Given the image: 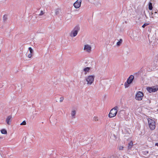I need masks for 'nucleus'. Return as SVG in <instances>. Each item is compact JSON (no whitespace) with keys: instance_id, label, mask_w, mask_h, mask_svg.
<instances>
[{"instance_id":"nucleus-22","label":"nucleus","mask_w":158,"mask_h":158,"mask_svg":"<svg viewBox=\"0 0 158 158\" xmlns=\"http://www.w3.org/2000/svg\"><path fill=\"white\" fill-rule=\"evenodd\" d=\"M44 12H43V10H41L40 14L39 15L40 16H41L44 15Z\"/></svg>"},{"instance_id":"nucleus-25","label":"nucleus","mask_w":158,"mask_h":158,"mask_svg":"<svg viewBox=\"0 0 158 158\" xmlns=\"http://www.w3.org/2000/svg\"><path fill=\"white\" fill-rule=\"evenodd\" d=\"M94 119L95 121H97V120H98V119H97V117H94Z\"/></svg>"},{"instance_id":"nucleus-24","label":"nucleus","mask_w":158,"mask_h":158,"mask_svg":"<svg viewBox=\"0 0 158 158\" xmlns=\"http://www.w3.org/2000/svg\"><path fill=\"white\" fill-rule=\"evenodd\" d=\"M33 54H32V53H30V54H29L28 55V57L29 58H30L32 56V55Z\"/></svg>"},{"instance_id":"nucleus-23","label":"nucleus","mask_w":158,"mask_h":158,"mask_svg":"<svg viewBox=\"0 0 158 158\" xmlns=\"http://www.w3.org/2000/svg\"><path fill=\"white\" fill-rule=\"evenodd\" d=\"M64 100V98L63 97H61L60 98V102H62Z\"/></svg>"},{"instance_id":"nucleus-21","label":"nucleus","mask_w":158,"mask_h":158,"mask_svg":"<svg viewBox=\"0 0 158 158\" xmlns=\"http://www.w3.org/2000/svg\"><path fill=\"white\" fill-rule=\"evenodd\" d=\"M26 124V123L25 121H23L22 123H20V125H25Z\"/></svg>"},{"instance_id":"nucleus-19","label":"nucleus","mask_w":158,"mask_h":158,"mask_svg":"<svg viewBox=\"0 0 158 158\" xmlns=\"http://www.w3.org/2000/svg\"><path fill=\"white\" fill-rule=\"evenodd\" d=\"M28 49H29V50L30 51V53L33 54V51L32 49L31 48V47H29V48Z\"/></svg>"},{"instance_id":"nucleus-15","label":"nucleus","mask_w":158,"mask_h":158,"mask_svg":"<svg viewBox=\"0 0 158 158\" xmlns=\"http://www.w3.org/2000/svg\"><path fill=\"white\" fill-rule=\"evenodd\" d=\"M1 132L2 134H7V131L5 129H2L1 130Z\"/></svg>"},{"instance_id":"nucleus-2","label":"nucleus","mask_w":158,"mask_h":158,"mask_svg":"<svg viewBox=\"0 0 158 158\" xmlns=\"http://www.w3.org/2000/svg\"><path fill=\"white\" fill-rule=\"evenodd\" d=\"M80 28L78 26H76L70 33V36L72 37L76 36L78 32L80 30Z\"/></svg>"},{"instance_id":"nucleus-16","label":"nucleus","mask_w":158,"mask_h":158,"mask_svg":"<svg viewBox=\"0 0 158 158\" xmlns=\"http://www.w3.org/2000/svg\"><path fill=\"white\" fill-rule=\"evenodd\" d=\"M123 40L122 39H120L119 41L117 43V45L118 46H119L122 43Z\"/></svg>"},{"instance_id":"nucleus-27","label":"nucleus","mask_w":158,"mask_h":158,"mask_svg":"<svg viewBox=\"0 0 158 158\" xmlns=\"http://www.w3.org/2000/svg\"><path fill=\"white\" fill-rule=\"evenodd\" d=\"M155 145L158 147V143H155Z\"/></svg>"},{"instance_id":"nucleus-12","label":"nucleus","mask_w":158,"mask_h":158,"mask_svg":"<svg viewBox=\"0 0 158 158\" xmlns=\"http://www.w3.org/2000/svg\"><path fill=\"white\" fill-rule=\"evenodd\" d=\"M152 3L151 2H149L148 3V9L150 10H152Z\"/></svg>"},{"instance_id":"nucleus-7","label":"nucleus","mask_w":158,"mask_h":158,"mask_svg":"<svg viewBox=\"0 0 158 158\" xmlns=\"http://www.w3.org/2000/svg\"><path fill=\"white\" fill-rule=\"evenodd\" d=\"M147 90L150 93L156 92L158 90V88L154 87H148L147 88Z\"/></svg>"},{"instance_id":"nucleus-5","label":"nucleus","mask_w":158,"mask_h":158,"mask_svg":"<svg viewBox=\"0 0 158 158\" xmlns=\"http://www.w3.org/2000/svg\"><path fill=\"white\" fill-rule=\"evenodd\" d=\"M95 76L94 75H89L86 78V80L87 82L88 85H91L93 82Z\"/></svg>"},{"instance_id":"nucleus-6","label":"nucleus","mask_w":158,"mask_h":158,"mask_svg":"<svg viewBox=\"0 0 158 158\" xmlns=\"http://www.w3.org/2000/svg\"><path fill=\"white\" fill-rule=\"evenodd\" d=\"M143 96V94L141 91H138L136 94L135 99L138 100L140 101L142 100Z\"/></svg>"},{"instance_id":"nucleus-11","label":"nucleus","mask_w":158,"mask_h":158,"mask_svg":"<svg viewBox=\"0 0 158 158\" xmlns=\"http://www.w3.org/2000/svg\"><path fill=\"white\" fill-rule=\"evenodd\" d=\"M76 114V111L75 110H73L71 113V115L72 117L73 118H75V114Z\"/></svg>"},{"instance_id":"nucleus-20","label":"nucleus","mask_w":158,"mask_h":158,"mask_svg":"<svg viewBox=\"0 0 158 158\" xmlns=\"http://www.w3.org/2000/svg\"><path fill=\"white\" fill-rule=\"evenodd\" d=\"M149 24V23H144L142 26L143 28H144L146 26H148Z\"/></svg>"},{"instance_id":"nucleus-4","label":"nucleus","mask_w":158,"mask_h":158,"mask_svg":"<svg viewBox=\"0 0 158 158\" xmlns=\"http://www.w3.org/2000/svg\"><path fill=\"white\" fill-rule=\"evenodd\" d=\"M134 79V77L133 76L131 75L129 76L127 81L124 84V85L126 88L128 87L129 84L132 83Z\"/></svg>"},{"instance_id":"nucleus-1","label":"nucleus","mask_w":158,"mask_h":158,"mask_svg":"<svg viewBox=\"0 0 158 158\" xmlns=\"http://www.w3.org/2000/svg\"><path fill=\"white\" fill-rule=\"evenodd\" d=\"M118 108V106H115L110 111L109 114V117L110 118H112L115 116L117 114Z\"/></svg>"},{"instance_id":"nucleus-10","label":"nucleus","mask_w":158,"mask_h":158,"mask_svg":"<svg viewBox=\"0 0 158 158\" xmlns=\"http://www.w3.org/2000/svg\"><path fill=\"white\" fill-rule=\"evenodd\" d=\"M11 118L12 116L11 115H9L6 118V122L8 125H10V122L11 121Z\"/></svg>"},{"instance_id":"nucleus-9","label":"nucleus","mask_w":158,"mask_h":158,"mask_svg":"<svg viewBox=\"0 0 158 158\" xmlns=\"http://www.w3.org/2000/svg\"><path fill=\"white\" fill-rule=\"evenodd\" d=\"M91 47L88 44L85 45L84 48V50L86 51L89 52H91Z\"/></svg>"},{"instance_id":"nucleus-3","label":"nucleus","mask_w":158,"mask_h":158,"mask_svg":"<svg viewBox=\"0 0 158 158\" xmlns=\"http://www.w3.org/2000/svg\"><path fill=\"white\" fill-rule=\"evenodd\" d=\"M148 121L150 129L151 130H154L156 127V123L154 121L149 118L148 119Z\"/></svg>"},{"instance_id":"nucleus-17","label":"nucleus","mask_w":158,"mask_h":158,"mask_svg":"<svg viewBox=\"0 0 158 158\" xmlns=\"http://www.w3.org/2000/svg\"><path fill=\"white\" fill-rule=\"evenodd\" d=\"M3 21H4V22L6 21L7 19V15H4L3 17Z\"/></svg>"},{"instance_id":"nucleus-8","label":"nucleus","mask_w":158,"mask_h":158,"mask_svg":"<svg viewBox=\"0 0 158 158\" xmlns=\"http://www.w3.org/2000/svg\"><path fill=\"white\" fill-rule=\"evenodd\" d=\"M81 0H77L73 4V6L76 8H78L81 6Z\"/></svg>"},{"instance_id":"nucleus-13","label":"nucleus","mask_w":158,"mask_h":158,"mask_svg":"<svg viewBox=\"0 0 158 158\" xmlns=\"http://www.w3.org/2000/svg\"><path fill=\"white\" fill-rule=\"evenodd\" d=\"M133 145V143L132 141H131L128 144V149H130L131 148Z\"/></svg>"},{"instance_id":"nucleus-26","label":"nucleus","mask_w":158,"mask_h":158,"mask_svg":"<svg viewBox=\"0 0 158 158\" xmlns=\"http://www.w3.org/2000/svg\"><path fill=\"white\" fill-rule=\"evenodd\" d=\"M123 147L122 146H120L119 147V149L120 150H122L123 149Z\"/></svg>"},{"instance_id":"nucleus-14","label":"nucleus","mask_w":158,"mask_h":158,"mask_svg":"<svg viewBox=\"0 0 158 158\" xmlns=\"http://www.w3.org/2000/svg\"><path fill=\"white\" fill-rule=\"evenodd\" d=\"M90 68L89 67H87L85 68H84L83 69V70L84 71L86 72V73H85V74H86V72H88L89 71V70L90 69Z\"/></svg>"},{"instance_id":"nucleus-18","label":"nucleus","mask_w":158,"mask_h":158,"mask_svg":"<svg viewBox=\"0 0 158 158\" xmlns=\"http://www.w3.org/2000/svg\"><path fill=\"white\" fill-rule=\"evenodd\" d=\"M60 9H56L55 10V14L56 15H57L59 14Z\"/></svg>"}]
</instances>
